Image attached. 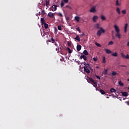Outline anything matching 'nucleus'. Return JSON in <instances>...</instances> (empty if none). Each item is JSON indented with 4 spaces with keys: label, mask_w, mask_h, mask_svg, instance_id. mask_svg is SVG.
<instances>
[{
    "label": "nucleus",
    "mask_w": 129,
    "mask_h": 129,
    "mask_svg": "<svg viewBox=\"0 0 129 129\" xmlns=\"http://www.w3.org/2000/svg\"><path fill=\"white\" fill-rule=\"evenodd\" d=\"M114 28L115 29V31L116 32L115 36L116 37H117L118 38L120 39L121 38V35H120V30H119V28L117 25H114Z\"/></svg>",
    "instance_id": "1"
},
{
    "label": "nucleus",
    "mask_w": 129,
    "mask_h": 129,
    "mask_svg": "<svg viewBox=\"0 0 129 129\" xmlns=\"http://www.w3.org/2000/svg\"><path fill=\"white\" fill-rule=\"evenodd\" d=\"M87 81H88V83H90V82H92V83H93V84L96 85V86H97V82H95V81H94V80H93V79H92L91 78H88Z\"/></svg>",
    "instance_id": "2"
},
{
    "label": "nucleus",
    "mask_w": 129,
    "mask_h": 129,
    "mask_svg": "<svg viewBox=\"0 0 129 129\" xmlns=\"http://www.w3.org/2000/svg\"><path fill=\"white\" fill-rule=\"evenodd\" d=\"M105 33V30L103 29V28H100V30H98L97 32V35L100 36H101V33Z\"/></svg>",
    "instance_id": "3"
},
{
    "label": "nucleus",
    "mask_w": 129,
    "mask_h": 129,
    "mask_svg": "<svg viewBox=\"0 0 129 129\" xmlns=\"http://www.w3.org/2000/svg\"><path fill=\"white\" fill-rule=\"evenodd\" d=\"M69 2V0H61V2L60 3L61 8H63V7H64V5H65V4H68Z\"/></svg>",
    "instance_id": "4"
},
{
    "label": "nucleus",
    "mask_w": 129,
    "mask_h": 129,
    "mask_svg": "<svg viewBox=\"0 0 129 129\" xmlns=\"http://www.w3.org/2000/svg\"><path fill=\"white\" fill-rule=\"evenodd\" d=\"M96 7L94 6L90 10V13H96Z\"/></svg>",
    "instance_id": "5"
},
{
    "label": "nucleus",
    "mask_w": 129,
    "mask_h": 129,
    "mask_svg": "<svg viewBox=\"0 0 129 129\" xmlns=\"http://www.w3.org/2000/svg\"><path fill=\"white\" fill-rule=\"evenodd\" d=\"M97 20H98V17L97 16H93V22H94V23H96V22L97 21Z\"/></svg>",
    "instance_id": "6"
},
{
    "label": "nucleus",
    "mask_w": 129,
    "mask_h": 129,
    "mask_svg": "<svg viewBox=\"0 0 129 129\" xmlns=\"http://www.w3.org/2000/svg\"><path fill=\"white\" fill-rule=\"evenodd\" d=\"M51 10L52 12H55L57 11V5H53L51 7Z\"/></svg>",
    "instance_id": "7"
},
{
    "label": "nucleus",
    "mask_w": 129,
    "mask_h": 129,
    "mask_svg": "<svg viewBox=\"0 0 129 129\" xmlns=\"http://www.w3.org/2000/svg\"><path fill=\"white\" fill-rule=\"evenodd\" d=\"M84 71L85 72H86V73L89 74L90 73V71L89 70V68L84 67Z\"/></svg>",
    "instance_id": "8"
},
{
    "label": "nucleus",
    "mask_w": 129,
    "mask_h": 129,
    "mask_svg": "<svg viewBox=\"0 0 129 129\" xmlns=\"http://www.w3.org/2000/svg\"><path fill=\"white\" fill-rule=\"evenodd\" d=\"M80 59H84V60L85 61H87V57H86V56H85V55H81Z\"/></svg>",
    "instance_id": "9"
},
{
    "label": "nucleus",
    "mask_w": 129,
    "mask_h": 129,
    "mask_svg": "<svg viewBox=\"0 0 129 129\" xmlns=\"http://www.w3.org/2000/svg\"><path fill=\"white\" fill-rule=\"evenodd\" d=\"M48 17H49V18H54V13H52V12H49L48 15Z\"/></svg>",
    "instance_id": "10"
},
{
    "label": "nucleus",
    "mask_w": 129,
    "mask_h": 129,
    "mask_svg": "<svg viewBox=\"0 0 129 129\" xmlns=\"http://www.w3.org/2000/svg\"><path fill=\"white\" fill-rule=\"evenodd\" d=\"M104 51H105L106 54H111V50L108 49H105Z\"/></svg>",
    "instance_id": "11"
},
{
    "label": "nucleus",
    "mask_w": 129,
    "mask_h": 129,
    "mask_svg": "<svg viewBox=\"0 0 129 129\" xmlns=\"http://www.w3.org/2000/svg\"><path fill=\"white\" fill-rule=\"evenodd\" d=\"M121 94L123 96H128V94L126 92H122Z\"/></svg>",
    "instance_id": "12"
},
{
    "label": "nucleus",
    "mask_w": 129,
    "mask_h": 129,
    "mask_svg": "<svg viewBox=\"0 0 129 129\" xmlns=\"http://www.w3.org/2000/svg\"><path fill=\"white\" fill-rule=\"evenodd\" d=\"M82 46L80 44H78L77 46V51H80L81 50Z\"/></svg>",
    "instance_id": "13"
},
{
    "label": "nucleus",
    "mask_w": 129,
    "mask_h": 129,
    "mask_svg": "<svg viewBox=\"0 0 129 129\" xmlns=\"http://www.w3.org/2000/svg\"><path fill=\"white\" fill-rule=\"evenodd\" d=\"M127 26H128L127 23H126L125 24V26H124V33H126V31L127 30Z\"/></svg>",
    "instance_id": "14"
},
{
    "label": "nucleus",
    "mask_w": 129,
    "mask_h": 129,
    "mask_svg": "<svg viewBox=\"0 0 129 129\" xmlns=\"http://www.w3.org/2000/svg\"><path fill=\"white\" fill-rule=\"evenodd\" d=\"M41 23L42 25H44V24H46V22L45 21V19L41 18Z\"/></svg>",
    "instance_id": "15"
},
{
    "label": "nucleus",
    "mask_w": 129,
    "mask_h": 129,
    "mask_svg": "<svg viewBox=\"0 0 129 129\" xmlns=\"http://www.w3.org/2000/svg\"><path fill=\"white\" fill-rule=\"evenodd\" d=\"M116 12H117L118 15H120V9H119V8L117 7L116 8Z\"/></svg>",
    "instance_id": "16"
},
{
    "label": "nucleus",
    "mask_w": 129,
    "mask_h": 129,
    "mask_svg": "<svg viewBox=\"0 0 129 129\" xmlns=\"http://www.w3.org/2000/svg\"><path fill=\"white\" fill-rule=\"evenodd\" d=\"M75 21H76L77 22H79V21H80V17H78V16H76L75 17Z\"/></svg>",
    "instance_id": "17"
},
{
    "label": "nucleus",
    "mask_w": 129,
    "mask_h": 129,
    "mask_svg": "<svg viewBox=\"0 0 129 129\" xmlns=\"http://www.w3.org/2000/svg\"><path fill=\"white\" fill-rule=\"evenodd\" d=\"M100 18L102 21H105V20H106V18H105V17L103 15H101Z\"/></svg>",
    "instance_id": "18"
},
{
    "label": "nucleus",
    "mask_w": 129,
    "mask_h": 129,
    "mask_svg": "<svg viewBox=\"0 0 129 129\" xmlns=\"http://www.w3.org/2000/svg\"><path fill=\"white\" fill-rule=\"evenodd\" d=\"M95 28H96L97 29H100V28H102V27H100L99 26V24H96L95 25Z\"/></svg>",
    "instance_id": "19"
},
{
    "label": "nucleus",
    "mask_w": 129,
    "mask_h": 129,
    "mask_svg": "<svg viewBox=\"0 0 129 129\" xmlns=\"http://www.w3.org/2000/svg\"><path fill=\"white\" fill-rule=\"evenodd\" d=\"M75 40L80 41V37H79V35H77L76 37L75 38Z\"/></svg>",
    "instance_id": "20"
},
{
    "label": "nucleus",
    "mask_w": 129,
    "mask_h": 129,
    "mask_svg": "<svg viewBox=\"0 0 129 129\" xmlns=\"http://www.w3.org/2000/svg\"><path fill=\"white\" fill-rule=\"evenodd\" d=\"M110 92H111L112 93V92H116V90L114 88H111L110 90Z\"/></svg>",
    "instance_id": "21"
},
{
    "label": "nucleus",
    "mask_w": 129,
    "mask_h": 129,
    "mask_svg": "<svg viewBox=\"0 0 129 129\" xmlns=\"http://www.w3.org/2000/svg\"><path fill=\"white\" fill-rule=\"evenodd\" d=\"M107 71H108V70L106 69L102 73L104 74V75H107Z\"/></svg>",
    "instance_id": "22"
},
{
    "label": "nucleus",
    "mask_w": 129,
    "mask_h": 129,
    "mask_svg": "<svg viewBox=\"0 0 129 129\" xmlns=\"http://www.w3.org/2000/svg\"><path fill=\"white\" fill-rule=\"evenodd\" d=\"M83 53V54H84V55H89V54L88 53V51H87V50H84Z\"/></svg>",
    "instance_id": "23"
},
{
    "label": "nucleus",
    "mask_w": 129,
    "mask_h": 129,
    "mask_svg": "<svg viewBox=\"0 0 129 129\" xmlns=\"http://www.w3.org/2000/svg\"><path fill=\"white\" fill-rule=\"evenodd\" d=\"M46 7H49V4H50V1L49 0H46Z\"/></svg>",
    "instance_id": "24"
},
{
    "label": "nucleus",
    "mask_w": 129,
    "mask_h": 129,
    "mask_svg": "<svg viewBox=\"0 0 129 129\" xmlns=\"http://www.w3.org/2000/svg\"><path fill=\"white\" fill-rule=\"evenodd\" d=\"M112 56H113V57H117V52H115L114 53H112Z\"/></svg>",
    "instance_id": "25"
},
{
    "label": "nucleus",
    "mask_w": 129,
    "mask_h": 129,
    "mask_svg": "<svg viewBox=\"0 0 129 129\" xmlns=\"http://www.w3.org/2000/svg\"><path fill=\"white\" fill-rule=\"evenodd\" d=\"M67 49L69 51V53L71 54L72 53V50L69 47H67Z\"/></svg>",
    "instance_id": "26"
},
{
    "label": "nucleus",
    "mask_w": 129,
    "mask_h": 129,
    "mask_svg": "<svg viewBox=\"0 0 129 129\" xmlns=\"http://www.w3.org/2000/svg\"><path fill=\"white\" fill-rule=\"evenodd\" d=\"M111 74L113 76H115V75H117V73H116V72L113 71L112 72Z\"/></svg>",
    "instance_id": "27"
},
{
    "label": "nucleus",
    "mask_w": 129,
    "mask_h": 129,
    "mask_svg": "<svg viewBox=\"0 0 129 129\" xmlns=\"http://www.w3.org/2000/svg\"><path fill=\"white\" fill-rule=\"evenodd\" d=\"M43 25H44L45 29H48L49 28V25L47 23H44Z\"/></svg>",
    "instance_id": "28"
},
{
    "label": "nucleus",
    "mask_w": 129,
    "mask_h": 129,
    "mask_svg": "<svg viewBox=\"0 0 129 129\" xmlns=\"http://www.w3.org/2000/svg\"><path fill=\"white\" fill-rule=\"evenodd\" d=\"M121 13L123 14V15H125V14H126V10H122Z\"/></svg>",
    "instance_id": "29"
},
{
    "label": "nucleus",
    "mask_w": 129,
    "mask_h": 129,
    "mask_svg": "<svg viewBox=\"0 0 129 129\" xmlns=\"http://www.w3.org/2000/svg\"><path fill=\"white\" fill-rule=\"evenodd\" d=\"M100 92L101 93L102 95L105 94V92L103 90H100Z\"/></svg>",
    "instance_id": "30"
},
{
    "label": "nucleus",
    "mask_w": 129,
    "mask_h": 129,
    "mask_svg": "<svg viewBox=\"0 0 129 129\" xmlns=\"http://www.w3.org/2000/svg\"><path fill=\"white\" fill-rule=\"evenodd\" d=\"M118 84L119 85H120V86H123V83L122 82H121V81H119L118 82Z\"/></svg>",
    "instance_id": "31"
},
{
    "label": "nucleus",
    "mask_w": 129,
    "mask_h": 129,
    "mask_svg": "<svg viewBox=\"0 0 129 129\" xmlns=\"http://www.w3.org/2000/svg\"><path fill=\"white\" fill-rule=\"evenodd\" d=\"M85 67H86V68H89V69L90 68V66L88 63L85 64Z\"/></svg>",
    "instance_id": "32"
},
{
    "label": "nucleus",
    "mask_w": 129,
    "mask_h": 129,
    "mask_svg": "<svg viewBox=\"0 0 129 129\" xmlns=\"http://www.w3.org/2000/svg\"><path fill=\"white\" fill-rule=\"evenodd\" d=\"M116 6H120V4H119L118 0L116 1Z\"/></svg>",
    "instance_id": "33"
},
{
    "label": "nucleus",
    "mask_w": 129,
    "mask_h": 129,
    "mask_svg": "<svg viewBox=\"0 0 129 129\" xmlns=\"http://www.w3.org/2000/svg\"><path fill=\"white\" fill-rule=\"evenodd\" d=\"M57 29L59 30V31H61L62 30V27L61 26H57Z\"/></svg>",
    "instance_id": "34"
},
{
    "label": "nucleus",
    "mask_w": 129,
    "mask_h": 129,
    "mask_svg": "<svg viewBox=\"0 0 129 129\" xmlns=\"http://www.w3.org/2000/svg\"><path fill=\"white\" fill-rule=\"evenodd\" d=\"M93 60L95 61V62H97L98 60V58L97 57H93Z\"/></svg>",
    "instance_id": "35"
},
{
    "label": "nucleus",
    "mask_w": 129,
    "mask_h": 129,
    "mask_svg": "<svg viewBox=\"0 0 129 129\" xmlns=\"http://www.w3.org/2000/svg\"><path fill=\"white\" fill-rule=\"evenodd\" d=\"M95 45H96V46H97V47H101V45H100V44H99V43L96 42Z\"/></svg>",
    "instance_id": "36"
},
{
    "label": "nucleus",
    "mask_w": 129,
    "mask_h": 129,
    "mask_svg": "<svg viewBox=\"0 0 129 129\" xmlns=\"http://www.w3.org/2000/svg\"><path fill=\"white\" fill-rule=\"evenodd\" d=\"M76 30L78 31V32H79V33L81 32V30H80V28L79 27L77 28Z\"/></svg>",
    "instance_id": "37"
},
{
    "label": "nucleus",
    "mask_w": 129,
    "mask_h": 129,
    "mask_svg": "<svg viewBox=\"0 0 129 129\" xmlns=\"http://www.w3.org/2000/svg\"><path fill=\"white\" fill-rule=\"evenodd\" d=\"M102 63H105V56L103 57Z\"/></svg>",
    "instance_id": "38"
},
{
    "label": "nucleus",
    "mask_w": 129,
    "mask_h": 129,
    "mask_svg": "<svg viewBox=\"0 0 129 129\" xmlns=\"http://www.w3.org/2000/svg\"><path fill=\"white\" fill-rule=\"evenodd\" d=\"M121 56L122 58H125V55L123 53H121Z\"/></svg>",
    "instance_id": "39"
},
{
    "label": "nucleus",
    "mask_w": 129,
    "mask_h": 129,
    "mask_svg": "<svg viewBox=\"0 0 129 129\" xmlns=\"http://www.w3.org/2000/svg\"><path fill=\"white\" fill-rule=\"evenodd\" d=\"M108 45H113V41H110L108 43Z\"/></svg>",
    "instance_id": "40"
},
{
    "label": "nucleus",
    "mask_w": 129,
    "mask_h": 129,
    "mask_svg": "<svg viewBox=\"0 0 129 129\" xmlns=\"http://www.w3.org/2000/svg\"><path fill=\"white\" fill-rule=\"evenodd\" d=\"M57 16H59V17H63V15H62V13H59L57 14Z\"/></svg>",
    "instance_id": "41"
},
{
    "label": "nucleus",
    "mask_w": 129,
    "mask_h": 129,
    "mask_svg": "<svg viewBox=\"0 0 129 129\" xmlns=\"http://www.w3.org/2000/svg\"><path fill=\"white\" fill-rule=\"evenodd\" d=\"M41 14H42V15H45L46 14V12H45V11L44 10H42L41 11Z\"/></svg>",
    "instance_id": "42"
},
{
    "label": "nucleus",
    "mask_w": 129,
    "mask_h": 129,
    "mask_svg": "<svg viewBox=\"0 0 129 129\" xmlns=\"http://www.w3.org/2000/svg\"><path fill=\"white\" fill-rule=\"evenodd\" d=\"M95 77H96V78L100 80V77H99V76L95 75Z\"/></svg>",
    "instance_id": "43"
},
{
    "label": "nucleus",
    "mask_w": 129,
    "mask_h": 129,
    "mask_svg": "<svg viewBox=\"0 0 129 129\" xmlns=\"http://www.w3.org/2000/svg\"><path fill=\"white\" fill-rule=\"evenodd\" d=\"M125 59H129V55L127 54L126 56H125Z\"/></svg>",
    "instance_id": "44"
},
{
    "label": "nucleus",
    "mask_w": 129,
    "mask_h": 129,
    "mask_svg": "<svg viewBox=\"0 0 129 129\" xmlns=\"http://www.w3.org/2000/svg\"><path fill=\"white\" fill-rule=\"evenodd\" d=\"M91 84H92L93 86H94V87H95L96 90H97V88H96V87H97V86H96V85H93L92 83Z\"/></svg>",
    "instance_id": "45"
},
{
    "label": "nucleus",
    "mask_w": 129,
    "mask_h": 129,
    "mask_svg": "<svg viewBox=\"0 0 129 129\" xmlns=\"http://www.w3.org/2000/svg\"><path fill=\"white\" fill-rule=\"evenodd\" d=\"M51 41H52V43L55 42V39H54V38H51Z\"/></svg>",
    "instance_id": "46"
},
{
    "label": "nucleus",
    "mask_w": 129,
    "mask_h": 129,
    "mask_svg": "<svg viewBox=\"0 0 129 129\" xmlns=\"http://www.w3.org/2000/svg\"><path fill=\"white\" fill-rule=\"evenodd\" d=\"M55 50H56V51L57 50V53L59 52V48H55Z\"/></svg>",
    "instance_id": "47"
},
{
    "label": "nucleus",
    "mask_w": 129,
    "mask_h": 129,
    "mask_svg": "<svg viewBox=\"0 0 129 129\" xmlns=\"http://www.w3.org/2000/svg\"><path fill=\"white\" fill-rule=\"evenodd\" d=\"M66 7L67 8H69V9H71V7H70V6H67Z\"/></svg>",
    "instance_id": "48"
},
{
    "label": "nucleus",
    "mask_w": 129,
    "mask_h": 129,
    "mask_svg": "<svg viewBox=\"0 0 129 129\" xmlns=\"http://www.w3.org/2000/svg\"><path fill=\"white\" fill-rule=\"evenodd\" d=\"M54 30H55V33H56V31H57V28H56V27L54 28Z\"/></svg>",
    "instance_id": "49"
},
{
    "label": "nucleus",
    "mask_w": 129,
    "mask_h": 129,
    "mask_svg": "<svg viewBox=\"0 0 129 129\" xmlns=\"http://www.w3.org/2000/svg\"><path fill=\"white\" fill-rule=\"evenodd\" d=\"M120 67H126V66H123V65H121Z\"/></svg>",
    "instance_id": "50"
},
{
    "label": "nucleus",
    "mask_w": 129,
    "mask_h": 129,
    "mask_svg": "<svg viewBox=\"0 0 129 129\" xmlns=\"http://www.w3.org/2000/svg\"><path fill=\"white\" fill-rule=\"evenodd\" d=\"M38 15L39 16H40V15H41V12H39L38 13Z\"/></svg>",
    "instance_id": "51"
},
{
    "label": "nucleus",
    "mask_w": 129,
    "mask_h": 129,
    "mask_svg": "<svg viewBox=\"0 0 129 129\" xmlns=\"http://www.w3.org/2000/svg\"><path fill=\"white\" fill-rule=\"evenodd\" d=\"M127 46H128V47H129V42H128L127 43Z\"/></svg>",
    "instance_id": "52"
},
{
    "label": "nucleus",
    "mask_w": 129,
    "mask_h": 129,
    "mask_svg": "<svg viewBox=\"0 0 129 129\" xmlns=\"http://www.w3.org/2000/svg\"><path fill=\"white\" fill-rule=\"evenodd\" d=\"M68 46H71V44L70 43H68Z\"/></svg>",
    "instance_id": "53"
},
{
    "label": "nucleus",
    "mask_w": 129,
    "mask_h": 129,
    "mask_svg": "<svg viewBox=\"0 0 129 129\" xmlns=\"http://www.w3.org/2000/svg\"><path fill=\"white\" fill-rule=\"evenodd\" d=\"M85 35L84 33H83L81 35V36H84Z\"/></svg>",
    "instance_id": "54"
},
{
    "label": "nucleus",
    "mask_w": 129,
    "mask_h": 129,
    "mask_svg": "<svg viewBox=\"0 0 129 129\" xmlns=\"http://www.w3.org/2000/svg\"><path fill=\"white\" fill-rule=\"evenodd\" d=\"M84 65H85V64H87V63H86V62H85V61H84Z\"/></svg>",
    "instance_id": "55"
},
{
    "label": "nucleus",
    "mask_w": 129,
    "mask_h": 129,
    "mask_svg": "<svg viewBox=\"0 0 129 129\" xmlns=\"http://www.w3.org/2000/svg\"><path fill=\"white\" fill-rule=\"evenodd\" d=\"M54 45L55 46H58V45H57L56 43L54 44Z\"/></svg>",
    "instance_id": "56"
},
{
    "label": "nucleus",
    "mask_w": 129,
    "mask_h": 129,
    "mask_svg": "<svg viewBox=\"0 0 129 129\" xmlns=\"http://www.w3.org/2000/svg\"><path fill=\"white\" fill-rule=\"evenodd\" d=\"M47 32H50V29H49L48 30H47Z\"/></svg>",
    "instance_id": "57"
},
{
    "label": "nucleus",
    "mask_w": 129,
    "mask_h": 129,
    "mask_svg": "<svg viewBox=\"0 0 129 129\" xmlns=\"http://www.w3.org/2000/svg\"><path fill=\"white\" fill-rule=\"evenodd\" d=\"M114 32L113 31H112V34H113Z\"/></svg>",
    "instance_id": "58"
},
{
    "label": "nucleus",
    "mask_w": 129,
    "mask_h": 129,
    "mask_svg": "<svg viewBox=\"0 0 129 129\" xmlns=\"http://www.w3.org/2000/svg\"><path fill=\"white\" fill-rule=\"evenodd\" d=\"M96 68H99V67H96Z\"/></svg>",
    "instance_id": "59"
},
{
    "label": "nucleus",
    "mask_w": 129,
    "mask_h": 129,
    "mask_svg": "<svg viewBox=\"0 0 129 129\" xmlns=\"http://www.w3.org/2000/svg\"><path fill=\"white\" fill-rule=\"evenodd\" d=\"M112 37H113V38H114V36H112Z\"/></svg>",
    "instance_id": "60"
},
{
    "label": "nucleus",
    "mask_w": 129,
    "mask_h": 129,
    "mask_svg": "<svg viewBox=\"0 0 129 129\" xmlns=\"http://www.w3.org/2000/svg\"><path fill=\"white\" fill-rule=\"evenodd\" d=\"M127 81H129V79H127Z\"/></svg>",
    "instance_id": "61"
},
{
    "label": "nucleus",
    "mask_w": 129,
    "mask_h": 129,
    "mask_svg": "<svg viewBox=\"0 0 129 129\" xmlns=\"http://www.w3.org/2000/svg\"><path fill=\"white\" fill-rule=\"evenodd\" d=\"M124 99H124V98L123 99V100H124Z\"/></svg>",
    "instance_id": "62"
}]
</instances>
